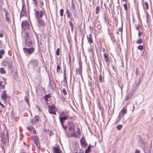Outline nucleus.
I'll return each mask as SVG.
<instances>
[{"label": "nucleus", "instance_id": "1", "mask_svg": "<svg viewBox=\"0 0 153 153\" xmlns=\"http://www.w3.org/2000/svg\"><path fill=\"white\" fill-rule=\"evenodd\" d=\"M69 130L71 132V135L73 137H77L78 136L77 134H76L75 132V125L74 123H72V122H69Z\"/></svg>", "mask_w": 153, "mask_h": 153}, {"label": "nucleus", "instance_id": "2", "mask_svg": "<svg viewBox=\"0 0 153 153\" xmlns=\"http://www.w3.org/2000/svg\"><path fill=\"white\" fill-rule=\"evenodd\" d=\"M35 14V18L36 19H41L44 16L45 13L44 10H34Z\"/></svg>", "mask_w": 153, "mask_h": 153}, {"label": "nucleus", "instance_id": "3", "mask_svg": "<svg viewBox=\"0 0 153 153\" xmlns=\"http://www.w3.org/2000/svg\"><path fill=\"white\" fill-rule=\"evenodd\" d=\"M49 112L51 114H56V111L57 110L55 106L53 105H49L48 106Z\"/></svg>", "mask_w": 153, "mask_h": 153}, {"label": "nucleus", "instance_id": "4", "mask_svg": "<svg viewBox=\"0 0 153 153\" xmlns=\"http://www.w3.org/2000/svg\"><path fill=\"white\" fill-rule=\"evenodd\" d=\"M3 65L4 66H7L8 68L12 69V68L13 62L9 60H4L3 62Z\"/></svg>", "mask_w": 153, "mask_h": 153}, {"label": "nucleus", "instance_id": "5", "mask_svg": "<svg viewBox=\"0 0 153 153\" xmlns=\"http://www.w3.org/2000/svg\"><path fill=\"white\" fill-rule=\"evenodd\" d=\"M32 138L37 147L39 148H40V144L38 137L36 136H34L32 137Z\"/></svg>", "mask_w": 153, "mask_h": 153}, {"label": "nucleus", "instance_id": "6", "mask_svg": "<svg viewBox=\"0 0 153 153\" xmlns=\"http://www.w3.org/2000/svg\"><path fill=\"white\" fill-rule=\"evenodd\" d=\"M23 50L24 53L26 54H31L34 52L35 49L33 47H31V48H23Z\"/></svg>", "mask_w": 153, "mask_h": 153}, {"label": "nucleus", "instance_id": "7", "mask_svg": "<svg viewBox=\"0 0 153 153\" xmlns=\"http://www.w3.org/2000/svg\"><path fill=\"white\" fill-rule=\"evenodd\" d=\"M36 20L37 22V26L38 27H44L45 26V22L44 20L41 19H38Z\"/></svg>", "mask_w": 153, "mask_h": 153}, {"label": "nucleus", "instance_id": "8", "mask_svg": "<svg viewBox=\"0 0 153 153\" xmlns=\"http://www.w3.org/2000/svg\"><path fill=\"white\" fill-rule=\"evenodd\" d=\"M38 64V62L37 60H35L31 61L30 62L29 65L34 69L36 67Z\"/></svg>", "mask_w": 153, "mask_h": 153}, {"label": "nucleus", "instance_id": "9", "mask_svg": "<svg viewBox=\"0 0 153 153\" xmlns=\"http://www.w3.org/2000/svg\"><path fill=\"white\" fill-rule=\"evenodd\" d=\"M22 27L24 30L28 29L30 27V25L28 21H25L23 22L22 23Z\"/></svg>", "mask_w": 153, "mask_h": 153}, {"label": "nucleus", "instance_id": "10", "mask_svg": "<svg viewBox=\"0 0 153 153\" xmlns=\"http://www.w3.org/2000/svg\"><path fill=\"white\" fill-rule=\"evenodd\" d=\"M25 43L28 47H33L32 41L30 39H25Z\"/></svg>", "mask_w": 153, "mask_h": 153}, {"label": "nucleus", "instance_id": "11", "mask_svg": "<svg viewBox=\"0 0 153 153\" xmlns=\"http://www.w3.org/2000/svg\"><path fill=\"white\" fill-rule=\"evenodd\" d=\"M33 120L32 119L30 120V122L32 124H36L38 123L39 120V117L38 116H36L33 119Z\"/></svg>", "mask_w": 153, "mask_h": 153}, {"label": "nucleus", "instance_id": "12", "mask_svg": "<svg viewBox=\"0 0 153 153\" xmlns=\"http://www.w3.org/2000/svg\"><path fill=\"white\" fill-rule=\"evenodd\" d=\"M127 111L126 108L124 107L120 113L119 118L120 117H123L124 114L127 113Z\"/></svg>", "mask_w": 153, "mask_h": 153}, {"label": "nucleus", "instance_id": "13", "mask_svg": "<svg viewBox=\"0 0 153 153\" xmlns=\"http://www.w3.org/2000/svg\"><path fill=\"white\" fill-rule=\"evenodd\" d=\"M74 153H83V151L82 148L80 149L78 147L74 148L73 150Z\"/></svg>", "mask_w": 153, "mask_h": 153}, {"label": "nucleus", "instance_id": "14", "mask_svg": "<svg viewBox=\"0 0 153 153\" xmlns=\"http://www.w3.org/2000/svg\"><path fill=\"white\" fill-rule=\"evenodd\" d=\"M82 63L80 62L79 63V68H76V74H78L80 75L81 74L82 71Z\"/></svg>", "mask_w": 153, "mask_h": 153}, {"label": "nucleus", "instance_id": "15", "mask_svg": "<svg viewBox=\"0 0 153 153\" xmlns=\"http://www.w3.org/2000/svg\"><path fill=\"white\" fill-rule=\"evenodd\" d=\"M140 79L136 82L135 85H133L132 87V89L134 91H135L138 88V86L140 85Z\"/></svg>", "mask_w": 153, "mask_h": 153}, {"label": "nucleus", "instance_id": "16", "mask_svg": "<svg viewBox=\"0 0 153 153\" xmlns=\"http://www.w3.org/2000/svg\"><path fill=\"white\" fill-rule=\"evenodd\" d=\"M59 117H65L68 118L69 116L68 114V112L66 111H63L62 112H61L59 114Z\"/></svg>", "mask_w": 153, "mask_h": 153}, {"label": "nucleus", "instance_id": "17", "mask_svg": "<svg viewBox=\"0 0 153 153\" xmlns=\"http://www.w3.org/2000/svg\"><path fill=\"white\" fill-rule=\"evenodd\" d=\"M27 14L26 10L25 8H24V6H23L22 9L20 13V17L26 15Z\"/></svg>", "mask_w": 153, "mask_h": 153}, {"label": "nucleus", "instance_id": "18", "mask_svg": "<svg viewBox=\"0 0 153 153\" xmlns=\"http://www.w3.org/2000/svg\"><path fill=\"white\" fill-rule=\"evenodd\" d=\"M109 56L108 54L104 53L103 55L104 60L106 63H109V59L108 57Z\"/></svg>", "mask_w": 153, "mask_h": 153}, {"label": "nucleus", "instance_id": "19", "mask_svg": "<svg viewBox=\"0 0 153 153\" xmlns=\"http://www.w3.org/2000/svg\"><path fill=\"white\" fill-rule=\"evenodd\" d=\"M68 118L65 117H59V119L60 121V123L62 126L64 128V123L65 121Z\"/></svg>", "mask_w": 153, "mask_h": 153}, {"label": "nucleus", "instance_id": "20", "mask_svg": "<svg viewBox=\"0 0 153 153\" xmlns=\"http://www.w3.org/2000/svg\"><path fill=\"white\" fill-rule=\"evenodd\" d=\"M6 92V91H3L1 93V97L3 100H6L7 99V95Z\"/></svg>", "mask_w": 153, "mask_h": 153}, {"label": "nucleus", "instance_id": "21", "mask_svg": "<svg viewBox=\"0 0 153 153\" xmlns=\"http://www.w3.org/2000/svg\"><path fill=\"white\" fill-rule=\"evenodd\" d=\"M87 40L89 43L92 44L93 42L92 39V37L91 35H89L88 36H87Z\"/></svg>", "mask_w": 153, "mask_h": 153}, {"label": "nucleus", "instance_id": "22", "mask_svg": "<svg viewBox=\"0 0 153 153\" xmlns=\"http://www.w3.org/2000/svg\"><path fill=\"white\" fill-rule=\"evenodd\" d=\"M132 95L131 93H129L127 94V95L126 96L125 98V100L127 101L130 99L132 97Z\"/></svg>", "mask_w": 153, "mask_h": 153}, {"label": "nucleus", "instance_id": "23", "mask_svg": "<svg viewBox=\"0 0 153 153\" xmlns=\"http://www.w3.org/2000/svg\"><path fill=\"white\" fill-rule=\"evenodd\" d=\"M66 13L67 14V17L68 18H71V20H72V19L71 18V14L70 11L67 8H66Z\"/></svg>", "mask_w": 153, "mask_h": 153}, {"label": "nucleus", "instance_id": "24", "mask_svg": "<svg viewBox=\"0 0 153 153\" xmlns=\"http://www.w3.org/2000/svg\"><path fill=\"white\" fill-rule=\"evenodd\" d=\"M54 153H61L60 150L58 147H55L53 149Z\"/></svg>", "mask_w": 153, "mask_h": 153}, {"label": "nucleus", "instance_id": "25", "mask_svg": "<svg viewBox=\"0 0 153 153\" xmlns=\"http://www.w3.org/2000/svg\"><path fill=\"white\" fill-rule=\"evenodd\" d=\"M143 6L144 10L149 9V5L148 3L146 2L144 3V5H143Z\"/></svg>", "mask_w": 153, "mask_h": 153}, {"label": "nucleus", "instance_id": "26", "mask_svg": "<svg viewBox=\"0 0 153 153\" xmlns=\"http://www.w3.org/2000/svg\"><path fill=\"white\" fill-rule=\"evenodd\" d=\"M69 25L71 27V30L73 32V29H74V27H73V24L71 21H69Z\"/></svg>", "mask_w": 153, "mask_h": 153}, {"label": "nucleus", "instance_id": "27", "mask_svg": "<svg viewBox=\"0 0 153 153\" xmlns=\"http://www.w3.org/2000/svg\"><path fill=\"white\" fill-rule=\"evenodd\" d=\"M100 10V7L99 6H97L96 7L95 10V13L96 14H97Z\"/></svg>", "mask_w": 153, "mask_h": 153}, {"label": "nucleus", "instance_id": "28", "mask_svg": "<svg viewBox=\"0 0 153 153\" xmlns=\"http://www.w3.org/2000/svg\"><path fill=\"white\" fill-rule=\"evenodd\" d=\"M0 73L1 74H5L6 73V71L4 70V69L3 68H0Z\"/></svg>", "mask_w": 153, "mask_h": 153}, {"label": "nucleus", "instance_id": "29", "mask_svg": "<svg viewBox=\"0 0 153 153\" xmlns=\"http://www.w3.org/2000/svg\"><path fill=\"white\" fill-rule=\"evenodd\" d=\"M50 94H48L45 95L44 97V98L46 101H48V98H50Z\"/></svg>", "mask_w": 153, "mask_h": 153}, {"label": "nucleus", "instance_id": "30", "mask_svg": "<svg viewBox=\"0 0 153 153\" xmlns=\"http://www.w3.org/2000/svg\"><path fill=\"white\" fill-rule=\"evenodd\" d=\"M81 144L82 145L85 146L86 145V143L85 142V140L84 139L82 138L80 140Z\"/></svg>", "mask_w": 153, "mask_h": 153}, {"label": "nucleus", "instance_id": "31", "mask_svg": "<svg viewBox=\"0 0 153 153\" xmlns=\"http://www.w3.org/2000/svg\"><path fill=\"white\" fill-rule=\"evenodd\" d=\"M91 150V147L89 145L87 148V149L85 150V153H89Z\"/></svg>", "mask_w": 153, "mask_h": 153}, {"label": "nucleus", "instance_id": "32", "mask_svg": "<svg viewBox=\"0 0 153 153\" xmlns=\"http://www.w3.org/2000/svg\"><path fill=\"white\" fill-rule=\"evenodd\" d=\"M99 80L100 82H102L103 81V79H102V76L101 74H100L99 76Z\"/></svg>", "mask_w": 153, "mask_h": 153}, {"label": "nucleus", "instance_id": "33", "mask_svg": "<svg viewBox=\"0 0 153 153\" xmlns=\"http://www.w3.org/2000/svg\"><path fill=\"white\" fill-rule=\"evenodd\" d=\"M143 46L142 45H139L137 47V48L140 50H143Z\"/></svg>", "mask_w": 153, "mask_h": 153}, {"label": "nucleus", "instance_id": "34", "mask_svg": "<svg viewBox=\"0 0 153 153\" xmlns=\"http://www.w3.org/2000/svg\"><path fill=\"white\" fill-rule=\"evenodd\" d=\"M142 42V39H139L137 41L136 43L137 44H140Z\"/></svg>", "mask_w": 153, "mask_h": 153}, {"label": "nucleus", "instance_id": "35", "mask_svg": "<svg viewBox=\"0 0 153 153\" xmlns=\"http://www.w3.org/2000/svg\"><path fill=\"white\" fill-rule=\"evenodd\" d=\"M71 6L72 9L74 10V9H76L75 7V5L73 3V1L71 2Z\"/></svg>", "mask_w": 153, "mask_h": 153}, {"label": "nucleus", "instance_id": "36", "mask_svg": "<svg viewBox=\"0 0 153 153\" xmlns=\"http://www.w3.org/2000/svg\"><path fill=\"white\" fill-rule=\"evenodd\" d=\"M60 16H63V14L64 12V10L63 9H61L60 10Z\"/></svg>", "mask_w": 153, "mask_h": 153}, {"label": "nucleus", "instance_id": "37", "mask_svg": "<svg viewBox=\"0 0 153 153\" xmlns=\"http://www.w3.org/2000/svg\"><path fill=\"white\" fill-rule=\"evenodd\" d=\"M62 93L64 95H66L67 94V92L65 88H63L62 91Z\"/></svg>", "mask_w": 153, "mask_h": 153}, {"label": "nucleus", "instance_id": "38", "mask_svg": "<svg viewBox=\"0 0 153 153\" xmlns=\"http://www.w3.org/2000/svg\"><path fill=\"white\" fill-rule=\"evenodd\" d=\"M122 127V125H118L117 126V129L118 130H120L121 129Z\"/></svg>", "mask_w": 153, "mask_h": 153}, {"label": "nucleus", "instance_id": "39", "mask_svg": "<svg viewBox=\"0 0 153 153\" xmlns=\"http://www.w3.org/2000/svg\"><path fill=\"white\" fill-rule=\"evenodd\" d=\"M72 12L73 14V15L74 16H76V9H74V10H72Z\"/></svg>", "mask_w": 153, "mask_h": 153}, {"label": "nucleus", "instance_id": "40", "mask_svg": "<svg viewBox=\"0 0 153 153\" xmlns=\"http://www.w3.org/2000/svg\"><path fill=\"white\" fill-rule=\"evenodd\" d=\"M60 69V67L59 65H57L56 68V72L57 73H59Z\"/></svg>", "mask_w": 153, "mask_h": 153}, {"label": "nucleus", "instance_id": "41", "mask_svg": "<svg viewBox=\"0 0 153 153\" xmlns=\"http://www.w3.org/2000/svg\"><path fill=\"white\" fill-rule=\"evenodd\" d=\"M60 49L59 48H58L56 51V55L58 56L59 55Z\"/></svg>", "mask_w": 153, "mask_h": 153}, {"label": "nucleus", "instance_id": "42", "mask_svg": "<svg viewBox=\"0 0 153 153\" xmlns=\"http://www.w3.org/2000/svg\"><path fill=\"white\" fill-rule=\"evenodd\" d=\"M27 128V129L31 132L32 130H33V128H34L32 126L28 127Z\"/></svg>", "mask_w": 153, "mask_h": 153}, {"label": "nucleus", "instance_id": "43", "mask_svg": "<svg viewBox=\"0 0 153 153\" xmlns=\"http://www.w3.org/2000/svg\"><path fill=\"white\" fill-rule=\"evenodd\" d=\"M25 39H28V38L29 37V34L28 33H25Z\"/></svg>", "mask_w": 153, "mask_h": 153}, {"label": "nucleus", "instance_id": "44", "mask_svg": "<svg viewBox=\"0 0 153 153\" xmlns=\"http://www.w3.org/2000/svg\"><path fill=\"white\" fill-rule=\"evenodd\" d=\"M4 10L5 13V17L7 16L8 15V14H9L8 13L5 9H4Z\"/></svg>", "mask_w": 153, "mask_h": 153}, {"label": "nucleus", "instance_id": "45", "mask_svg": "<svg viewBox=\"0 0 153 153\" xmlns=\"http://www.w3.org/2000/svg\"><path fill=\"white\" fill-rule=\"evenodd\" d=\"M4 51L3 49H1L0 50V54H1L2 55L4 54Z\"/></svg>", "mask_w": 153, "mask_h": 153}, {"label": "nucleus", "instance_id": "46", "mask_svg": "<svg viewBox=\"0 0 153 153\" xmlns=\"http://www.w3.org/2000/svg\"><path fill=\"white\" fill-rule=\"evenodd\" d=\"M123 7L125 10H127V4H123Z\"/></svg>", "mask_w": 153, "mask_h": 153}, {"label": "nucleus", "instance_id": "47", "mask_svg": "<svg viewBox=\"0 0 153 153\" xmlns=\"http://www.w3.org/2000/svg\"><path fill=\"white\" fill-rule=\"evenodd\" d=\"M33 1L34 2L35 5L36 6L37 4V0H33Z\"/></svg>", "mask_w": 153, "mask_h": 153}, {"label": "nucleus", "instance_id": "48", "mask_svg": "<svg viewBox=\"0 0 153 153\" xmlns=\"http://www.w3.org/2000/svg\"><path fill=\"white\" fill-rule=\"evenodd\" d=\"M88 50L89 52H92L93 51L91 48H88Z\"/></svg>", "mask_w": 153, "mask_h": 153}, {"label": "nucleus", "instance_id": "49", "mask_svg": "<svg viewBox=\"0 0 153 153\" xmlns=\"http://www.w3.org/2000/svg\"><path fill=\"white\" fill-rule=\"evenodd\" d=\"M31 132L34 134H35L36 133V131L34 128H33V130Z\"/></svg>", "mask_w": 153, "mask_h": 153}, {"label": "nucleus", "instance_id": "50", "mask_svg": "<svg viewBox=\"0 0 153 153\" xmlns=\"http://www.w3.org/2000/svg\"><path fill=\"white\" fill-rule=\"evenodd\" d=\"M140 27V26L139 25H137V26L136 27V28L137 30L139 31V29Z\"/></svg>", "mask_w": 153, "mask_h": 153}, {"label": "nucleus", "instance_id": "51", "mask_svg": "<svg viewBox=\"0 0 153 153\" xmlns=\"http://www.w3.org/2000/svg\"><path fill=\"white\" fill-rule=\"evenodd\" d=\"M64 81H65L66 83H67V81L66 78V76H65V72L64 73Z\"/></svg>", "mask_w": 153, "mask_h": 153}, {"label": "nucleus", "instance_id": "52", "mask_svg": "<svg viewBox=\"0 0 153 153\" xmlns=\"http://www.w3.org/2000/svg\"><path fill=\"white\" fill-rule=\"evenodd\" d=\"M6 20L7 22H9L10 21V19L8 17L6 16Z\"/></svg>", "mask_w": 153, "mask_h": 153}, {"label": "nucleus", "instance_id": "53", "mask_svg": "<svg viewBox=\"0 0 153 153\" xmlns=\"http://www.w3.org/2000/svg\"><path fill=\"white\" fill-rule=\"evenodd\" d=\"M143 151L145 153H148L149 152V151H147L146 149V148H144L143 149Z\"/></svg>", "mask_w": 153, "mask_h": 153}, {"label": "nucleus", "instance_id": "54", "mask_svg": "<svg viewBox=\"0 0 153 153\" xmlns=\"http://www.w3.org/2000/svg\"><path fill=\"white\" fill-rule=\"evenodd\" d=\"M139 71H138L137 70V68L136 69V75H138L139 74Z\"/></svg>", "mask_w": 153, "mask_h": 153}, {"label": "nucleus", "instance_id": "55", "mask_svg": "<svg viewBox=\"0 0 153 153\" xmlns=\"http://www.w3.org/2000/svg\"><path fill=\"white\" fill-rule=\"evenodd\" d=\"M139 32L138 33V36H139L140 37V36L141 35V33L140 31H139Z\"/></svg>", "mask_w": 153, "mask_h": 153}, {"label": "nucleus", "instance_id": "56", "mask_svg": "<svg viewBox=\"0 0 153 153\" xmlns=\"http://www.w3.org/2000/svg\"><path fill=\"white\" fill-rule=\"evenodd\" d=\"M118 84L119 85V87L121 88V91H122V87L120 85V84H119V83H118Z\"/></svg>", "mask_w": 153, "mask_h": 153}, {"label": "nucleus", "instance_id": "57", "mask_svg": "<svg viewBox=\"0 0 153 153\" xmlns=\"http://www.w3.org/2000/svg\"><path fill=\"white\" fill-rule=\"evenodd\" d=\"M119 31H120L122 33V29L121 28H120L119 29Z\"/></svg>", "mask_w": 153, "mask_h": 153}, {"label": "nucleus", "instance_id": "58", "mask_svg": "<svg viewBox=\"0 0 153 153\" xmlns=\"http://www.w3.org/2000/svg\"><path fill=\"white\" fill-rule=\"evenodd\" d=\"M140 152L137 149H136V150L135 153H139Z\"/></svg>", "mask_w": 153, "mask_h": 153}, {"label": "nucleus", "instance_id": "59", "mask_svg": "<svg viewBox=\"0 0 153 153\" xmlns=\"http://www.w3.org/2000/svg\"><path fill=\"white\" fill-rule=\"evenodd\" d=\"M3 36V34L1 33H0V37H2Z\"/></svg>", "mask_w": 153, "mask_h": 153}, {"label": "nucleus", "instance_id": "60", "mask_svg": "<svg viewBox=\"0 0 153 153\" xmlns=\"http://www.w3.org/2000/svg\"><path fill=\"white\" fill-rule=\"evenodd\" d=\"M40 4L42 6L43 5V2L42 1H41L40 2Z\"/></svg>", "mask_w": 153, "mask_h": 153}, {"label": "nucleus", "instance_id": "61", "mask_svg": "<svg viewBox=\"0 0 153 153\" xmlns=\"http://www.w3.org/2000/svg\"><path fill=\"white\" fill-rule=\"evenodd\" d=\"M0 105L1 106L3 107H4V106L1 103V102H0Z\"/></svg>", "mask_w": 153, "mask_h": 153}, {"label": "nucleus", "instance_id": "62", "mask_svg": "<svg viewBox=\"0 0 153 153\" xmlns=\"http://www.w3.org/2000/svg\"><path fill=\"white\" fill-rule=\"evenodd\" d=\"M105 48H102V51L103 52H105Z\"/></svg>", "mask_w": 153, "mask_h": 153}, {"label": "nucleus", "instance_id": "63", "mask_svg": "<svg viewBox=\"0 0 153 153\" xmlns=\"http://www.w3.org/2000/svg\"><path fill=\"white\" fill-rule=\"evenodd\" d=\"M2 84H3L2 82V81L0 82V86H1Z\"/></svg>", "mask_w": 153, "mask_h": 153}, {"label": "nucleus", "instance_id": "64", "mask_svg": "<svg viewBox=\"0 0 153 153\" xmlns=\"http://www.w3.org/2000/svg\"><path fill=\"white\" fill-rule=\"evenodd\" d=\"M2 87L3 89L4 88V85H2Z\"/></svg>", "mask_w": 153, "mask_h": 153}]
</instances>
